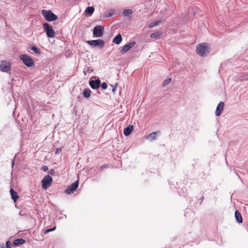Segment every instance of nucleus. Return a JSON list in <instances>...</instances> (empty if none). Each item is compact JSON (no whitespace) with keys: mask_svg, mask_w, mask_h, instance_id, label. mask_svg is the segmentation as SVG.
<instances>
[{"mask_svg":"<svg viewBox=\"0 0 248 248\" xmlns=\"http://www.w3.org/2000/svg\"><path fill=\"white\" fill-rule=\"evenodd\" d=\"M196 52L200 56H205L209 52L208 45L205 43L199 44L196 47Z\"/></svg>","mask_w":248,"mask_h":248,"instance_id":"f257e3e1","label":"nucleus"},{"mask_svg":"<svg viewBox=\"0 0 248 248\" xmlns=\"http://www.w3.org/2000/svg\"><path fill=\"white\" fill-rule=\"evenodd\" d=\"M42 14L47 21H53L58 19V16L50 10H43Z\"/></svg>","mask_w":248,"mask_h":248,"instance_id":"f03ea898","label":"nucleus"},{"mask_svg":"<svg viewBox=\"0 0 248 248\" xmlns=\"http://www.w3.org/2000/svg\"><path fill=\"white\" fill-rule=\"evenodd\" d=\"M44 31L46 32V36L48 38H53L55 36V31L52 27L47 23H45L43 24Z\"/></svg>","mask_w":248,"mask_h":248,"instance_id":"7ed1b4c3","label":"nucleus"},{"mask_svg":"<svg viewBox=\"0 0 248 248\" xmlns=\"http://www.w3.org/2000/svg\"><path fill=\"white\" fill-rule=\"evenodd\" d=\"M20 59L22 60L23 63L28 67H32L34 66V62L32 59L29 56L23 54L20 56Z\"/></svg>","mask_w":248,"mask_h":248,"instance_id":"20e7f679","label":"nucleus"},{"mask_svg":"<svg viewBox=\"0 0 248 248\" xmlns=\"http://www.w3.org/2000/svg\"><path fill=\"white\" fill-rule=\"evenodd\" d=\"M11 63L7 61L2 60L0 62V71L3 72L8 73L11 71Z\"/></svg>","mask_w":248,"mask_h":248,"instance_id":"39448f33","label":"nucleus"},{"mask_svg":"<svg viewBox=\"0 0 248 248\" xmlns=\"http://www.w3.org/2000/svg\"><path fill=\"white\" fill-rule=\"evenodd\" d=\"M87 43L93 47L98 46L100 48H103L105 45L104 41L101 39L87 41Z\"/></svg>","mask_w":248,"mask_h":248,"instance_id":"423d86ee","label":"nucleus"},{"mask_svg":"<svg viewBox=\"0 0 248 248\" xmlns=\"http://www.w3.org/2000/svg\"><path fill=\"white\" fill-rule=\"evenodd\" d=\"M52 182V178L49 175H46L42 179V187L46 189L48 187Z\"/></svg>","mask_w":248,"mask_h":248,"instance_id":"0eeeda50","label":"nucleus"},{"mask_svg":"<svg viewBox=\"0 0 248 248\" xmlns=\"http://www.w3.org/2000/svg\"><path fill=\"white\" fill-rule=\"evenodd\" d=\"M104 27L102 26H95L93 30V35L95 37H100L103 35Z\"/></svg>","mask_w":248,"mask_h":248,"instance_id":"6e6552de","label":"nucleus"},{"mask_svg":"<svg viewBox=\"0 0 248 248\" xmlns=\"http://www.w3.org/2000/svg\"><path fill=\"white\" fill-rule=\"evenodd\" d=\"M78 181L71 184L70 186H68L66 189H65L64 192L68 194H71L74 192V191L78 187Z\"/></svg>","mask_w":248,"mask_h":248,"instance_id":"1a4fd4ad","label":"nucleus"},{"mask_svg":"<svg viewBox=\"0 0 248 248\" xmlns=\"http://www.w3.org/2000/svg\"><path fill=\"white\" fill-rule=\"evenodd\" d=\"M135 45V42H133L124 46L122 47V50L120 51V53H124L129 50Z\"/></svg>","mask_w":248,"mask_h":248,"instance_id":"9d476101","label":"nucleus"},{"mask_svg":"<svg viewBox=\"0 0 248 248\" xmlns=\"http://www.w3.org/2000/svg\"><path fill=\"white\" fill-rule=\"evenodd\" d=\"M100 81L99 79L95 80H91L89 82V85L93 89H96L100 87Z\"/></svg>","mask_w":248,"mask_h":248,"instance_id":"9b49d317","label":"nucleus"},{"mask_svg":"<svg viewBox=\"0 0 248 248\" xmlns=\"http://www.w3.org/2000/svg\"><path fill=\"white\" fill-rule=\"evenodd\" d=\"M224 106V103L223 102L221 101L219 103L216 110V115L217 116H218L221 114V113L223 109Z\"/></svg>","mask_w":248,"mask_h":248,"instance_id":"f8f14e48","label":"nucleus"},{"mask_svg":"<svg viewBox=\"0 0 248 248\" xmlns=\"http://www.w3.org/2000/svg\"><path fill=\"white\" fill-rule=\"evenodd\" d=\"M133 130V126L129 125L127 127L125 128L124 130V134L125 136H129Z\"/></svg>","mask_w":248,"mask_h":248,"instance_id":"ddd939ff","label":"nucleus"},{"mask_svg":"<svg viewBox=\"0 0 248 248\" xmlns=\"http://www.w3.org/2000/svg\"><path fill=\"white\" fill-rule=\"evenodd\" d=\"M122 40V37L120 34L117 35L113 40V42L116 45L120 44Z\"/></svg>","mask_w":248,"mask_h":248,"instance_id":"4468645a","label":"nucleus"},{"mask_svg":"<svg viewBox=\"0 0 248 248\" xmlns=\"http://www.w3.org/2000/svg\"><path fill=\"white\" fill-rule=\"evenodd\" d=\"M235 217L238 223L242 222L243 219L241 214L237 211L235 212Z\"/></svg>","mask_w":248,"mask_h":248,"instance_id":"2eb2a0df","label":"nucleus"},{"mask_svg":"<svg viewBox=\"0 0 248 248\" xmlns=\"http://www.w3.org/2000/svg\"><path fill=\"white\" fill-rule=\"evenodd\" d=\"M25 242V241L23 239H17L14 240L13 243V245L14 246H17L23 244Z\"/></svg>","mask_w":248,"mask_h":248,"instance_id":"dca6fc26","label":"nucleus"},{"mask_svg":"<svg viewBox=\"0 0 248 248\" xmlns=\"http://www.w3.org/2000/svg\"><path fill=\"white\" fill-rule=\"evenodd\" d=\"M10 194L11 196V198L12 200L16 202V200L18 199V196L17 195V193L13 189H10Z\"/></svg>","mask_w":248,"mask_h":248,"instance_id":"f3484780","label":"nucleus"},{"mask_svg":"<svg viewBox=\"0 0 248 248\" xmlns=\"http://www.w3.org/2000/svg\"><path fill=\"white\" fill-rule=\"evenodd\" d=\"M156 133L153 132L151 133L147 137V139L150 141H153L156 139Z\"/></svg>","mask_w":248,"mask_h":248,"instance_id":"a211bd4d","label":"nucleus"},{"mask_svg":"<svg viewBox=\"0 0 248 248\" xmlns=\"http://www.w3.org/2000/svg\"><path fill=\"white\" fill-rule=\"evenodd\" d=\"M162 20H156L151 24H150L148 26V27L150 29L153 28L155 26H156L158 25L160 23H161Z\"/></svg>","mask_w":248,"mask_h":248,"instance_id":"6ab92c4d","label":"nucleus"},{"mask_svg":"<svg viewBox=\"0 0 248 248\" xmlns=\"http://www.w3.org/2000/svg\"><path fill=\"white\" fill-rule=\"evenodd\" d=\"M133 11L132 9H124L123 11V15L125 16H128L130 15H131L133 13Z\"/></svg>","mask_w":248,"mask_h":248,"instance_id":"aec40b11","label":"nucleus"},{"mask_svg":"<svg viewBox=\"0 0 248 248\" xmlns=\"http://www.w3.org/2000/svg\"><path fill=\"white\" fill-rule=\"evenodd\" d=\"M91 90L89 89H87L84 90L83 92V96L86 98H88L91 96Z\"/></svg>","mask_w":248,"mask_h":248,"instance_id":"412c9836","label":"nucleus"},{"mask_svg":"<svg viewBox=\"0 0 248 248\" xmlns=\"http://www.w3.org/2000/svg\"><path fill=\"white\" fill-rule=\"evenodd\" d=\"M31 49L34 51V52L37 55H40L41 54L40 49L38 48L37 47L32 46L31 47Z\"/></svg>","mask_w":248,"mask_h":248,"instance_id":"4be33fe9","label":"nucleus"},{"mask_svg":"<svg viewBox=\"0 0 248 248\" xmlns=\"http://www.w3.org/2000/svg\"><path fill=\"white\" fill-rule=\"evenodd\" d=\"M161 35V33L159 31H156L150 34V37L152 38H157Z\"/></svg>","mask_w":248,"mask_h":248,"instance_id":"5701e85b","label":"nucleus"},{"mask_svg":"<svg viewBox=\"0 0 248 248\" xmlns=\"http://www.w3.org/2000/svg\"><path fill=\"white\" fill-rule=\"evenodd\" d=\"M94 10V9L93 7H88L85 10V12L91 15L93 14Z\"/></svg>","mask_w":248,"mask_h":248,"instance_id":"b1692460","label":"nucleus"},{"mask_svg":"<svg viewBox=\"0 0 248 248\" xmlns=\"http://www.w3.org/2000/svg\"><path fill=\"white\" fill-rule=\"evenodd\" d=\"M171 80V78H168L166 79H165L162 83V86H166L167 85H168L170 81Z\"/></svg>","mask_w":248,"mask_h":248,"instance_id":"393cba45","label":"nucleus"},{"mask_svg":"<svg viewBox=\"0 0 248 248\" xmlns=\"http://www.w3.org/2000/svg\"><path fill=\"white\" fill-rule=\"evenodd\" d=\"M55 229H56V227H54L53 228H52V229H48L44 232V233L46 234L51 231H54Z\"/></svg>","mask_w":248,"mask_h":248,"instance_id":"a878e982","label":"nucleus"},{"mask_svg":"<svg viewBox=\"0 0 248 248\" xmlns=\"http://www.w3.org/2000/svg\"><path fill=\"white\" fill-rule=\"evenodd\" d=\"M101 88L103 89V90H105L107 88V87H108V85L105 82H103L101 85Z\"/></svg>","mask_w":248,"mask_h":248,"instance_id":"bb28decb","label":"nucleus"},{"mask_svg":"<svg viewBox=\"0 0 248 248\" xmlns=\"http://www.w3.org/2000/svg\"><path fill=\"white\" fill-rule=\"evenodd\" d=\"M11 243L10 241H7L6 243V248H11Z\"/></svg>","mask_w":248,"mask_h":248,"instance_id":"cd10ccee","label":"nucleus"},{"mask_svg":"<svg viewBox=\"0 0 248 248\" xmlns=\"http://www.w3.org/2000/svg\"><path fill=\"white\" fill-rule=\"evenodd\" d=\"M61 152H62L61 148H57L56 150L55 154H58L60 153Z\"/></svg>","mask_w":248,"mask_h":248,"instance_id":"c85d7f7f","label":"nucleus"},{"mask_svg":"<svg viewBox=\"0 0 248 248\" xmlns=\"http://www.w3.org/2000/svg\"><path fill=\"white\" fill-rule=\"evenodd\" d=\"M42 169L44 171H46L48 170V167L46 166H43L42 168Z\"/></svg>","mask_w":248,"mask_h":248,"instance_id":"c756f323","label":"nucleus"},{"mask_svg":"<svg viewBox=\"0 0 248 248\" xmlns=\"http://www.w3.org/2000/svg\"><path fill=\"white\" fill-rule=\"evenodd\" d=\"M0 248H6L5 244L3 243H0Z\"/></svg>","mask_w":248,"mask_h":248,"instance_id":"7c9ffc66","label":"nucleus"},{"mask_svg":"<svg viewBox=\"0 0 248 248\" xmlns=\"http://www.w3.org/2000/svg\"><path fill=\"white\" fill-rule=\"evenodd\" d=\"M243 79L248 80V74L245 75Z\"/></svg>","mask_w":248,"mask_h":248,"instance_id":"2f4dec72","label":"nucleus"},{"mask_svg":"<svg viewBox=\"0 0 248 248\" xmlns=\"http://www.w3.org/2000/svg\"><path fill=\"white\" fill-rule=\"evenodd\" d=\"M12 167H13L14 166V164H15L14 160H12Z\"/></svg>","mask_w":248,"mask_h":248,"instance_id":"473e14b6","label":"nucleus"},{"mask_svg":"<svg viewBox=\"0 0 248 248\" xmlns=\"http://www.w3.org/2000/svg\"><path fill=\"white\" fill-rule=\"evenodd\" d=\"M113 92H114L115 91V88H113V90H112Z\"/></svg>","mask_w":248,"mask_h":248,"instance_id":"72a5a7b5","label":"nucleus"}]
</instances>
